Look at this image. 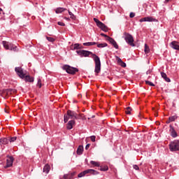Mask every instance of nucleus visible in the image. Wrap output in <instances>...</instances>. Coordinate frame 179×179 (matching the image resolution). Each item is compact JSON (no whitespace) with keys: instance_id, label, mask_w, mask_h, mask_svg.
<instances>
[{"instance_id":"1","label":"nucleus","mask_w":179,"mask_h":179,"mask_svg":"<svg viewBox=\"0 0 179 179\" xmlns=\"http://www.w3.org/2000/svg\"><path fill=\"white\" fill-rule=\"evenodd\" d=\"M76 52L81 57H89V55H92V58L94 59V62L95 63V73L97 74L101 72V62L100 61V57H99V56L90 51L85 50H77Z\"/></svg>"},{"instance_id":"2","label":"nucleus","mask_w":179,"mask_h":179,"mask_svg":"<svg viewBox=\"0 0 179 179\" xmlns=\"http://www.w3.org/2000/svg\"><path fill=\"white\" fill-rule=\"evenodd\" d=\"M3 47H4L5 50H10V51L16 52L17 51V46L13 45L11 43H9L6 41H3L2 42Z\"/></svg>"},{"instance_id":"3","label":"nucleus","mask_w":179,"mask_h":179,"mask_svg":"<svg viewBox=\"0 0 179 179\" xmlns=\"http://www.w3.org/2000/svg\"><path fill=\"white\" fill-rule=\"evenodd\" d=\"M169 150L171 152L179 151V141L175 140L169 143Z\"/></svg>"},{"instance_id":"4","label":"nucleus","mask_w":179,"mask_h":179,"mask_svg":"<svg viewBox=\"0 0 179 179\" xmlns=\"http://www.w3.org/2000/svg\"><path fill=\"white\" fill-rule=\"evenodd\" d=\"M124 40L129 45H131V47H135V43H134V36L131 35V34H128L127 32L124 33Z\"/></svg>"},{"instance_id":"5","label":"nucleus","mask_w":179,"mask_h":179,"mask_svg":"<svg viewBox=\"0 0 179 179\" xmlns=\"http://www.w3.org/2000/svg\"><path fill=\"white\" fill-rule=\"evenodd\" d=\"M63 69L67 72V73H70L71 75H75L76 72H79V69L75 67H72L69 65H64L63 66Z\"/></svg>"},{"instance_id":"6","label":"nucleus","mask_w":179,"mask_h":179,"mask_svg":"<svg viewBox=\"0 0 179 179\" xmlns=\"http://www.w3.org/2000/svg\"><path fill=\"white\" fill-rule=\"evenodd\" d=\"M94 22H95L97 27L101 29L103 31L107 32L108 31V27L104 24V23L101 22V21L99 20V19L94 17L93 18Z\"/></svg>"},{"instance_id":"7","label":"nucleus","mask_w":179,"mask_h":179,"mask_svg":"<svg viewBox=\"0 0 179 179\" xmlns=\"http://www.w3.org/2000/svg\"><path fill=\"white\" fill-rule=\"evenodd\" d=\"M15 161V158L12 156H8L6 159V164L4 166V169H9V167H12L13 166V162Z\"/></svg>"},{"instance_id":"8","label":"nucleus","mask_w":179,"mask_h":179,"mask_svg":"<svg viewBox=\"0 0 179 179\" xmlns=\"http://www.w3.org/2000/svg\"><path fill=\"white\" fill-rule=\"evenodd\" d=\"M15 71L17 75H18V76H20L21 79H24V76L26 75V73L23 71V69H22V67H15Z\"/></svg>"},{"instance_id":"9","label":"nucleus","mask_w":179,"mask_h":179,"mask_svg":"<svg viewBox=\"0 0 179 179\" xmlns=\"http://www.w3.org/2000/svg\"><path fill=\"white\" fill-rule=\"evenodd\" d=\"M66 113L69 117H70L71 120H78V113H76V112L68 110Z\"/></svg>"},{"instance_id":"10","label":"nucleus","mask_w":179,"mask_h":179,"mask_svg":"<svg viewBox=\"0 0 179 179\" xmlns=\"http://www.w3.org/2000/svg\"><path fill=\"white\" fill-rule=\"evenodd\" d=\"M139 22H157V20L153 17H145L140 19Z\"/></svg>"},{"instance_id":"11","label":"nucleus","mask_w":179,"mask_h":179,"mask_svg":"<svg viewBox=\"0 0 179 179\" xmlns=\"http://www.w3.org/2000/svg\"><path fill=\"white\" fill-rule=\"evenodd\" d=\"M85 174H92V176H97L99 171L94 169H87L85 171Z\"/></svg>"},{"instance_id":"12","label":"nucleus","mask_w":179,"mask_h":179,"mask_svg":"<svg viewBox=\"0 0 179 179\" xmlns=\"http://www.w3.org/2000/svg\"><path fill=\"white\" fill-rule=\"evenodd\" d=\"M25 82H29L30 83H33V82H34V77H31L29 75H24V78Z\"/></svg>"},{"instance_id":"13","label":"nucleus","mask_w":179,"mask_h":179,"mask_svg":"<svg viewBox=\"0 0 179 179\" xmlns=\"http://www.w3.org/2000/svg\"><path fill=\"white\" fill-rule=\"evenodd\" d=\"M73 177H75V172L64 174L63 176V179H73Z\"/></svg>"},{"instance_id":"14","label":"nucleus","mask_w":179,"mask_h":179,"mask_svg":"<svg viewBox=\"0 0 179 179\" xmlns=\"http://www.w3.org/2000/svg\"><path fill=\"white\" fill-rule=\"evenodd\" d=\"M170 132L172 138H177V131H176V129H174V127H173V126H170Z\"/></svg>"},{"instance_id":"15","label":"nucleus","mask_w":179,"mask_h":179,"mask_svg":"<svg viewBox=\"0 0 179 179\" xmlns=\"http://www.w3.org/2000/svg\"><path fill=\"white\" fill-rule=\"evenodd\" d=\"M9 143V139L6 138H0V146H4V145H8Z\"/></svg>"},{"instance_id":"16","label":"nucleus","mask_w":179,"mask_h":179,"mask_svg":"<svg viewBox=\"0 0 179 179\" xmlns=\"http://www.w3.org/2000/svg\"><path fill=\"white\" fill-rule=\"evenodd\" d=\"M171 48H173V50H177L178 51H179V45H178V42L177 41H172L171 43Z\"/></svg>"},{"instance_id":"17","label":"nucleus","mask_w":179,"mask_h":179,"mask_svg":"<svg viewBox=\"0 0 179 179\" xmlns=\"http://www.w3.org/2000/svg\"><path fill=\"white\" fill-rule=\"evenodd\" d=\"M73 125H75V121L73 120L69 121L66 124L67 129H72V128H73Z\"/></svg>"},{"instance_id":"18","label":"nucleus","mask_w":179,"mask_h":179,"mask_svg":"<svg viewBox=\"0 0 179 179\" xmlns=\"http://www.w3.org/2000/svg\"><path fill=\"white\" fill-rule=\"evenodd\" d=\"M50 170H51V167L50 166V165H45V166L43 167V173H45V174H48V173H50Z\"/></svg>"},{"instance_id":"19","label":"nucleus","mask_w":179,"mask_h":179,"mask_svg":"<svg viewBox=\"0 0 179 179\" xmlns=\"http://www.w3.org/2000/svg\"><path fill=\"white\" fill-rule=\"evenodd\" d=\"M161 76L166 82H171V80L167 77V74L164 72H161Z\"/></svg>"},{"instance_id":"20","label":"nucleus","mask_w":179,"mask_h":179,"mask_svg":"<svg viewBox=\"0 0 179 179\" xmlns=\"http://www.w3.org/2000/svg\"><path fill=\"white\" fill-rule=\"evenodd\" d=\"M177 118H178L177 115L171 116L169 117V121L166 123L170 124V122H173V121H176Z\"/></svg>"},{"instance_id":"21","label":"nucleus","mask_w":179,"mask_h":179,"mask_svg":"<svg viewBox=\"0 0 179 179\" xmlns=\"http://www.w3.org/2000/svg\"><path fill=\"white\" fill-rule=\"evenodd\" d=\"M83 153V145H79L77 149V155H80Z\"/></svg>"},{"instance_id":"22","label":"nucleus","mask_w":179,"mask_h":179,"mask_svg":"<svg viewBox=\"0 0 179 179\" xmlns=\"http://www.w3.org/2000/svg\"><path fill=\"white\" fill-rule=\"evenodd\" d=\"M117 62H118L119 65H120V66H122V68H125L127 66V64H125V62H122V59H121L120 58H118Z\"/></svg>"},{"instance_id":"23","label":"nucleus","mask_w":179,"mask_h":179,"mask_svg":"<svg viewBox=\"0 0 179 179\" xmlns=\"http://www.w3.org/2000/svg\"><path fill=\"white\" fill-rule=\"evenodd\" d=\"M90 164L94 166V167H100V162L96 161H90Z\"/></svg>"},{"instance_id":"24","label":"nucleus","mask_w":179,"mask_h":179,"mask_svg":"<svg viewBox=\"0 0 179 179\" xmlns=\"http://www.w3.org/2000/svg\"><path fill=\"white\" fill-rule=\"evenodd\" d=\"M70 119H71V117L68 115L67 113L64 115V122L65 124H66V122H68V121H69Z\"/></svg>"},{"instance_id":"25","label":"nucleus","mask_w":179,"mask_h":179,"mask_svg":"<svg viewBox=\"0 0 179 179\" xmlns=\"http://www.w3.org/2000/svg\"><path fill=\"white\" fill-rule=\"evenodd\" d=\"M64 10H66V9L64 8H57L55 12L56 13H62V12H64Z\"/></svg>"},{"instance_id":"26","label":"nucleus","mask_w":179,"mask_h":179,"mask_svg":"<svg viewBox=\"0 0 179 179\" xmlns=\"http://www.w3.org/2000/svg\"><path fill=\"white\" fill-rule=\"evenodd\" d=\"M96 44H97V43L96 42H87V43H84L83 45H86V46H91V45H96Z\"/></svg>"},{"instance_id":"27","label":"nucleus","mask_w":179,"mask_h":179,"mask_svg":"<svg viewBox=\"0 0 179 179\" xmlns=\"http://www.w3.org/2000/svg\"><path fill=\"white\" fill-rule=\"evenodd\" d=\"M99 170L100 171H108V166H100Z\"/></svg>"},{"instance_id":"28","label":"nucleus","mask_w":179,"mask_h":179,"mask_svg":"<svg viewBox=\"0 0 179 179\" xmlns=\"http://www.w3.org/2000/svg\"><path fill=\"white\" fill-rule=\"evenodd\" d=\"M107 43H99L97 45L98 48H104V47H107Z\"/></svg>"},{"instance_id":"29","label":"nucleus","mask_w":179,"mask_h":179,"mask_svg":"<svg viewBox=\"0 0 179 179\" xmlns=\"http://www.w3.org/2000/svg\"><path fill=\"white\" fill-rule=\"evenodd\" d=\"M131 111H132V108H131V107L128 106L126 108L125 113H126V114H129L130 115Z\"/></svg>"},{"instance_id":"30","label":"nucleus","mask_w":179,"mask_h":179,"mask_svg":"<svg viewBox=\"0 0 179 179\" xmlns=\"http://www.w3.org/2000/svg\"><path fill=\"white\" fill-rule=\"evenodd\" d=\"M69 15H70L71 19H72L73 20H75L76 19V17H75L72 12L69 11Z\"/></svg>"},{"instance_id":"31","label":"nucleus","mask_w":179,"mask_h":179,"mask_svg":"<svg viewBox=\"0 0 179 179\" xmlns=\"http://www.w3.org/2000/svg\"><path fill=\"white\" fill-rule=\"evenodd\" d=\"M144 51H145V54H149V52L150 51V49L146 44L145 45V50Z\"/></svg>"},{"instance_id":"32","label":"nucleus","mask_w":179,"mask_h":179,"mask_svg":"<svg viewBox=\"0 0 179 179\" xmlns=\"http://www.w3.org/2000/svg\"><path fill=\"white\" fill-rule=\"evenodd\" d=\"M12 93H16V90H12V89H8L7 90V94H12Z\"/></svg>"},{"instance_id":"33","label":"nucleus","mask_w":179,"mask_h":179,"mask_svg":"<svg viewBox=\"0 0 179 179\" xmlns=\"http://www.w3.org/2000/svg\"><path fill=\"white\" fill-rule=\"evenodd\" d=\"M46 38L50 41V43H54V41H55V39L52 37L46 36Z\"/></svg>"},{"instance_id":"34","label":"nucleus","mask_w":179,"mask_h":179,"mask_svg":"<svg viewBox=\"0 0 179 179\" xmlns=\"http://www.w3.org/2000/svg\"><path fill=\"white\" fill-rule=\"evenodd\" d=\"M108 41L110 43V44H113V43L115 42V40H114V38H111V37H108L107 38Z\"/></svg>"},{"instance_id":"35","label":"nucleus","mask_w":179,"mask_h":179,"mask_svg":"<svg viewBox=\"0 0 179 179\" xmlns=\"http://www.w3.org/2000/svg\"><path fill=\"white\" fill-rule=\"evenodd\" d=\"M85 175H86V173H85V171H84L78 174V177L79 178H82V177H85Z\"/></svg>"},{"instance_id":"36","label":"nucleus","mask_w":179,"mask_h":179,"mask_svg":"<svg viewBox=\"0 0 179 179\" xmlns=\"http://www.w3.org/2000/svg\"><path fill=\"white\" fill-rule=\"evenodd\" d=\"M80 45L79 43L74 44V50H79V48H80Z\"/></svg>"},{"instance_id":"37","label":"nucleus","mask_w":179,"mask_h":179,"mask_svg":"<svg viewBox=\"0 0 179 179\" xmlns=\"http://www.w3.org/2000/svg\"><path fill=\"white\" fill-rule=\"evenodd\" d=\"M145 84L149 85V86H155V84H153V83L148 80H145Z\"/></svg>"},{"instance_id":"38","label":"nucleus","mask_w":179,"mask_h":179,"mask_svg":"<svg viewBox=\"0 0 179 179\" xmlns=\"http://www.w3.org/2000/svg\"><path fill=\"white\" fill-rule=\"evenodd\" d=\"M37 86H38L39 89H41L42 84H41V79L38 80Z\"/></svg>"},{"instance_id":"39","label":"nucleus","mask_w":179,"mask_h":179,"mask_svg":"<svg viewBox=\"0 0 179 179\" xmlns=\"http://www.w3.org/2000/svg\"><path fill=\"white\" fill-rule=\"evenodd\" d=\"M16 139H17V137H16V136L11 137L10 139L9 140V142H15V141H16Z\"/></svg>"},{"instance_id":"40","label":"nucleus","mask_w":179,"mask_h":179,"mask_svg":"<svg viewBox=\"0 0 179 179\" xmlns=\"http://www.w3.org/2000/svg\"><path fill=\"white\" fill-rule=\"evenodd\" d=\"M112 45H113L114 48H116V50H118V44H117L116 41H115V43H113Z\"/></svg>"},{"instance_id":"41","label":"nucleus","mask_w":179,"mask_h":179,"mask_svg":"<svg viewBox=\"0 0 179 179\" xmlns=\"http://www.w3.org/2000/svg\"><path fill=\"white\" fill-rule=\"evenodd\" d=\"M90 139L92 142H96V136H91Z\"/></svg>"},{"instance_id":"42","label":"nucleus","mask_w":179,"mask_h":179,"mask_svg":"<svg viewBox=\"0 0 179 179\" xmlns=\"http://www.w3.org/2000/svg\"><path fill=\"white\" fill-rule=\"evenodd\" d=\"M133 169H134V170H139V166H138V165L135 164V165H133Z\"/></svg>"},{"instance_id":"43","label":"nucleus","mask_w":179,"mask_h":179,"mask_svg":"<svg viewBox=\"0 0 179 179\" xmlns=\"http://www.w3.org/2000/svg\"><path fill=\"white\" fill-rule=\"evenodd\" d=\"M129 17H131V18L135 17V13H130Z\"/></svg>"},{"instance_id":"44","label":"nucleus","mask_w":179,"mask_h":179,"mask_svg":"<svg viewBox=\"0 0 179 179\" xmlns=\"http://www.w3.org/2000/svg\"><path fill=\"white\" fill-rule=\"evenodd\" d=\"M57 24H58L59 26H65V23L62 22H57Z\"/></svg>"},{"instance_id":"45","label":"nucleus","mask_w":179,"mask_h":179,"mask_svg":"<svg viewBox=\"0 0 179 179\" xmlns=\"http://www.w3.org/2000/svg\"><path fill=\"white\" fill-rule=\"evenodd\" d=\"M101 36L102 37H106V40H107V38H108V37H110V36H107L106 34H101Z\"/></svg>"},{"instance_id":"46","label":"nucleus","mask_w":179,"mask_h":179,"mask_svg":"<svg viewBox=\"0 0 179 179\" xmlns=\"http://www.w3.org/2000/svg\"><path fill=\"white\" fill-rule=\"evenodd\" d=\"M89 148H90V144H87L86 146H85V150H88Z\"/></svg>"},{"instance_id":"47","label":"nucleus","mask_w":179,"mask_h":179,"mask_svg":"<svg viewBox=\"0 0 179 179\" xmlns=\"http://www.w3.org/2000/svg\"><path fill=\"white\" fill-rule=\"evenodd\" d=\"M170 1H171V0H165L164 3H167L170 2Z\"/></svg>"},{"instance_id":"48","label":"nucleus","mask_w":179,"mask_h":179,"mask_svg":"<svg viewBox=\"0 0 179 179\" xmlns=\"http://www.w3.org/2000/svg\"><path fill=\"white\" fill-rule=\"evenodd\" d=\"M1 13H3V10H2V8H0V15H1Z\"/></svg>"},{"instance_id":"49","label":"nucleus","mask_w":179,"mask_h":179,"mask_svg":"<svg viewBox=\"0 0 179 179\" xmlns=\"http://www.w3.org/2000/svg\"><path fill=\"white\" fill-rule=\"evenodd\" d=\"M5 113H6L7 114H9V111L6 109H5Z\"/></svg>"},{"instance_id":"50","label":"nucleus","mask_w":179,"mask_h":179,"mask_svg":"<svg viewBox=\"0 0 179 179\" xmlns=\"http://www.w3.org/2000/svg\"><path fill=\"white\" fill-rule=\"evenodd\" d=\"M64 19H66V20H69V18L68 17H64Z\"/></svg>"},{"instance_id":"51","label":"nucleus","mask_w":179,"mask_h":179,"mask_svg":"<svg viewBox=\"0 0 179 179\" xmlns=\"http://www.w3.org/2000/svg\"><path fill=\"white\" fill-rule=\"evenodd\" d=\"M60 179H62V178H60Z\"/></svg>"}]
</instances>
